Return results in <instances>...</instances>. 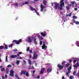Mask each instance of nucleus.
Here are the masks:
<instances>
[{"mask_svg":"<svg viewBox=\"0 0 79 79\" xmlns=\"http://www.w3.org/2000/svg\"><path fill=\"white\" fill-rule=\"evenodd\" d=\"M21 41H22L21 39H19L18 41L17 40H13L12 43H15V44H19L21 42Z\"/></svg>","mask_w":79,"mask_h":79,"instance_id":"nucleus-3","label":"nucleus"},{"mask_svg":"<svg viewBox=\"0 0 79 79\" xmlns=\"http://www.w3.org/2000/svg\"><path fill=\"white\" fill-rule=\"evenodd\" d=\"M14 5L15 6H16V7H17V6H18V3H15Z\"/></svg>","mask_w":79,"mask_h":79,"instance_id":"nucleus-43","label":"nucleus"},{"mask_svg":"<svg viewBox=\"0 0 79 79\" xmlns=\"http://www.w3.org/2000/svg\"><path fill=\"white\" fill-rule=\"evenodd\" d=\"M29 49H30V48L29 47L27 49V52H29Z\"/></svg>","mask_w":79,"mask_h":79,"instance_id":"nucleus-34","label":"nucleus"},{"mask_svg":"<svg viewBox=\"0 0 79 79\" xmlns=\"http://www.w3.org/2000/svg\"><path fill=\"white\" fill-rule=\"evenodd\" d=\"M28 64H30V65H31L32 64V62L31 60L30 59H28Z\"/></svg>","mask_w":79,"mask_h":79,"instance_id":"nucleus-18","label":"nucleus"},{"mask_svg":"<svg viewBox=\"0 0 79 79\" xmlns=\"http://www.w3.org/2000/svg\"><path fill=\"white\" fill-rule=\"evenodd\" d=\"M22 52H19L18 54H17V56H19V55H21V54H22Z\"/></svg>","mask_w":79,"mask_h":79,"instance_id":"nucleus-24","label":"nucleus"},{"mask_svg":"<svg viewBox=\"0 0 79 79\" xmlns=\"http://www.w3.org/2000/svg\"><path fill=\"white\" fill-rule=\"evenodd\" d=\"M9 70H6V74H8V73H9Z\"/></svg>","mask_w":79,"mask_h":79,"instance_id":"nucleus-46","label":"nucleus"},{"mask_svg":"<svg viewBox=\"0 0 79 79\" xmlns=\"http://www.w3.org/2000/svg\"><path fill=\"white\" fill-rule=\"evenodd\" d=\"M60 10H63V6H60Z\"/></svg>","mask_w":79,"mask_h":79,"instance_id":"nucleus-48","label":"nucleus"},{"mask_svg":"<svg viewBox=\"0 0 79 79\" xmlns=\"http://www.w3.org/2000/svg\"><path fill=\"white\" fill-rule=\"evenodd\" d=\"M31 69V67H28V70H30V69Z\"/></svg>","mask_w":79,"mask_h":79,"instance_id":"nucleus-59","label":"nucleus"},{"mask_svg":"<svg viewBox=\"0 0 79 79\" xmlns=\"http://www.w3.org/2000/svg\"><path fill=\"white\" fill-rule=\"evenodd\" d=\"M70 65V64L67 63L65 65V68H68V67H69Z\"/></svg>","mask_w":79,"mask_h":79,"instance_id":"nucleus-20","label":"nucleus"},{"mask_svg":"<svg viewBox=\"0 0 79 79\" xmlns=\"http://www.w3.org/2000/svg\"><path fill=\"white\" fill-rule=\"evenodd\" d=\"M69 63H72V60L70 59H69Z\"/></svg>","mask_w":79,"mask_h":79,"instance_id":"nucleus-53","label":"nucleus"},{"mask_svg":"<svg viewBox=\"0 0 79 79\" xmlns=\"http://www.w3.org/2000/svg\"><path fill=\"white\" fill-rule=\"evenodd\" d=\"M24 4H28V2H25L24 3H23V5H24Z\"/></svg>","mask_w":79,"mask_h":79,"instance_id":"nucleus-28","label":"nucleus"},{"mask_svg":"<svg viewBox=\"0 0 79 79\" xmlns=\"http://www.w3.org/2000/svg\"><path fill=\"white\" fill-rule=\"evenodd\" d=\"M74 10L75 11H77V8H75Z\"/></svg>","mask_w":79,"mask_h":79,"instance_id":"nucleus-58","label":"nucleus"},{"mask_svg":"<svg viewBox=\"0 0 79 79\" xmlns=\"http://www.w3.org/2000/svg\"><path fill=\"white\" fill-rule=\"evenodd\" d=\"M40 45H42V41H40Z\"/></svg>","mask_w":79,"mask_h":79,"instance_id":"nucleus-55","label":"nucleus"},{"mask_svg":"<svg viewBox=\"0 0 79 79\" xmlns=\"http://www.w3.org/2000/svg\"><path fill=\"white\" fill-rule=\"evenodd\" d=\"M52 68H50V72H51V71H52Z\"/></svg>","mask_w":79,"mask_h":79,"instance_id":"nucleus-62","label":"nucleus"},{"mask_svg":"<svg viewBox=\"0 0 79 79\" xmlns=\"http://www.w3.org/2000/svg\"><path fill=\"white\" fill-rule=\"evenodd\" d=\"M62 79H65L64 78V76H63L62 78Z\"/></svg>","mask_w":79,"mask_h":79,"instance_id":"nucleus-61","label":"nucleus"},{"mask_svg":"<svg viewBox=\"0 0 79 79\" xmlns=\"http://www.w3.org/2000/svg\"><path fill=\"white\" fill-rule=\"evenodd\" d=\"M65 4H67V5H69V2H68L66 1V2H65Z\"/></svg>","mask_w":79,"mask_h":79,"instance_id":"nucleus-47","label":"nucleus"},{"mask_svg":"<svg viewBox=\"0 0 79 79\" xmlns=\"http://www.w3.org/2000/svg\"><path fill=\"white\" fill-rule=\"evenodd\" d=\"M55 5L54 8L55 10H57V9H59V6L60 5V4L59 3H57L56 2H55L54 3H52V6H53V5Z\"/></svg>","mask_w":79,"mask_h":79,"instance_id":"nucleus-1","label":"nucleus"},{"mask_svg":"<svg viewBox=\"0 0 79 79\" xmlns=\"http://www.w3.org/2000/svg\"><path fill=\"white\" fill-rule=\"evenodd\" d=\"M34 42H36V40L35 39H34Z\"/></svg>","mask_w":79,"mask_h":79,"instance_id":"nucleus-63","label":"nucleus"},{"mask_svg":"<svg viewBox=\"0 0 79 79\" xmlns=\"http://www.w3.org/2000/svg\"><path fill=\"white\" fill-rule=\"evenodd\" d=\"M43 3L44 5L46 6L47 5V1L45 0L43 2Z\"/></svg>","mask_w":79,"mask_h":79,"instance_id":"nucleus-17","label":"nucleus"},{"mask_svg":"<svg viewBox=\"0 0 79 79\" xmlns=\"http://www.w3.org/2000/svg\"><path fill=\"white\" fill-rule=\"evenodd\" d=\"M57 67L59 68V69H60V70H61V69L63 68V67H64V65H63L61 66L60 64H58L57 65Z\"/></svg>","mask_w":79,"mask_h":79,"instance_id":"nucleus-8","label":"nucleus"},{"mask_svg":"<svg viewBox=\"0 0 79 79\" xmlns=\"http://www.w3.org/2000/svg\"><path fill=\"white\" fill-rule=\"evenodd\" d=\"M35 12L37 15L39 16V13L37 11V10H36V12Z\"/></svg>","mask_w":79,"mask_h":79,"instance_id":"nucleus-42","label":"nucleus"},{"mask_svg":"<svg viewBox=\"0 0 79 79\" xmlns=\"http://www.w3.org/2000/svg\"><path fill=\"white\" fill-rule=\"evenodd\" d=\"M72 6V4H69L67 5V6H66V8L67 10H69L70 9V8Z\"/></svg>","mask_w":79,"mask_h":79,"instance_id":"nucleus-6","label":"nucleus"},{"mask_svg":"<svg viewBox=\"0 0 79 79\" xmlns=\"http://www.w3.org/2000/svg\"><path fill=\"white\" fill-rule=\"evenodd\" d=\"M5 60L6 61V62H8V57L7 56H6V57Z\"/></svg>","mask_w":79,"mask_h":79,"instance_id":"nucleus-29","label":"nucleus"},{"mask_svg":"<svg viewBox=\"0 0 79 79\" xmlns=\"http://www.w3.org/2000/svg\"><path fill=\"white\" fill-rule=\"evenodd\" d=\"M18 59H22V57L21 56H19L18 57Z\"/></svg>","mask_w":79,"mask_h":79,"instance_id":"nucleus-52","label":"nucleus"},{"mask_svg":"<svg viewBox=\"0 0 79 79\" xmlns=\"http://www.w3.org/2000/svg\"><path fill=\"white\" fill-rule=\"evenodd\" d=\"M44 71H45V68H41L40 71V73L42 74L44 72Z\"/></svg>","mask_w":79,"mask_h":79,"instance_id":"nucleus-14","label":"nucleus"},{"mask_svg":"<svg viewBox=\"0 0 79 79\" xmlns=\"http://www.w3.org/2000/svg\"><path fill=\"white\" fill-rule=\"evenodd\" d=\"M29 52H30V53H32V50H30L29 51Z\"/></svg>","mask_w":79,"mask_h":79,"instance_id":"nucleus-54","label":"nucleus"},{"mask_svg":"<svg viewBox=\"0 0 79 79\" xmlns=\"http://www.w3.org/2000/svg\"><path fill=\"white\" fill-rule=\"evenodd\" d=\"M4 48V46H0V50L3 49Z\"/></svg>","mask_w":79,"mask_h":79,"instance_id":"nucleus-27","label":"nucleus"},{"mask_svg":"<svg viewBox=\"0 0 79 79\" xmlns=\"http://www.w3.org/2000/svg\"><path fill=\"white\" fill-rule=\"evenodd\" d=\"M40 35H41L42 36H43V37H45L46 36V35H47V33H46V31H44L43 32H41L40 33Z\"/></svg>","mask_w":79,"mask_h":79,"instance_id":"nucleus-7","label":"nucleus"},{"mask_svg":"<svg viewBox=\"0 0 79 79\" xmlns=\"http://www.w3.org/2000/svg\"><path fill=\"white\" fill-rule=\"evenodd\" d=\"M37 78H38V79H39V78H40V76H37Z\"/></svg>","mask_w":79,"mask_h":79,"instance_id":"nucleus-60","label":"nucleus"},{"mask_svg":"<svg viewBox=\"0 0 79 79\" xmlns=\"http://www.w3.org/2000/svg\"><path fill=\"white\" fill-rule=\"evenodd\" d=\"M19 63H20V61L19 60H17L16 64H17V65H18V64H19Z\"/></svg>","mask_w":79,"mask_h":79,"instance_id":"nucleus-25","label":"nucleus"},{"mask_svg":"<svg viewBox=\"0 0 79 79\" xmlns=\"http://www.w3.org/2000/svg\"><path fill=\"white\" fill-rule=\"evenodd\" d=\"M23 64H24V65L26 64V60H23Z\"/></svg>","mask_w":79,"mask_h":79,"instance_id":"nucleus-36","label":"nucleus"},{"mask_svg":"<svg viewBox=\"0 0 79 79\" xmlns=\"http://www.w3.org/2000/svg\"><path fill=\"white\" fill-rule=\"evenodd\" d=\"M12 51L14 52H16L18 51V50L17 49H13Z\"/></svg>","mask_w":79,"mask_h":79,"instance_id":"nucleus-26","label":"nucleus"},{"mask_svg":"<svg viewBox=\"0 0 79 79\" xmlns=\"http://www.w3.org/2000/svg\"><path fill=\"white\" fill-rule=\"evenodd\" d=\"M2 79H5V77H2Z\"/></svg>","mask_w":79,"mask_h":79,"instance_id":"nucleus-64","label":"nucleus"},{"mask_svg":"<svg viewBox=\"0 0 79 79\" xmlns=\"http://www.w3.org/2000/svg\"><path fill=\"white\" fill-rule=\"evenodd\" d=\"M37 54L36 53H34V56L32 58V59L33 60H36L37 59Z\"/></svg>","mask_w":79,"mask_h":79,"instance_id":"nucleus-11","label":"nucleus"},{"mask_svg":"<svg viewBox=\"0 0 79 79\" xmlns=\"http://www.w3.org/2000/svg\"><path fill=\"white\" fill-rule=\"evenodd\" d=\"M76 44V45H77V46L78 47H79V41H77Z\"/></svg>","mask_w":79,"mask_h":79,"instance_id":"nucleus-22","label":"nucleus"},{"mask_svg":"<svg viewBox=\"0 0 79 79\" xmlns=\"http://www.w3.org/2000/svg\"><path fill=\"white\" fill-rule=\"evenodd\" d=\"M71 3L72 6V7H77V3L75 1H73V2H71Z\"/></svg>","mask_w":79,"mask_h":79,"instance_id":"nucleus-4","label":"nucleus"},{"mask_svg":"<svg viewBox=\"0 0 79 79\" xmlns=\"http://www.w3.org/2000/svg\"><path fill=\"white\" fill-rule=\"evenodd\" d=\"M4 47L6 49H8V46L6 45H5Z\"/></svg>","mask_w":79,"mask_h":79,"instance_id":"nucleus-44","label":"nucleus"},{"mask_svg":"<svg viewBox=\"0 0 79 79\" xmlns=\"http://www.w3.org/2000/svg\"><path fill=\"white\" fill-rule=\"evenodd\" d=\"M7 67H8V68H10L11 67V65H8L7 66Z\"/></svg>","mask_w":79,"mask_h":79,"instance_id":"nucleus-50","label":"nucleus"},{"mask_svg":"<svg viewBox=\"0 0 79 79\" xmlns=\"http://www.w3.org/2000/svg\"><path fill=\"white\" fill-rule=\"evenodd\" d=\"M77 66H79V63L77 62Z\"/></svg>","mask_w":79,"mask_h":79,"instance_id":"nucleus-56","label":"nucleus"},{"mask_svg":"<svg viewBox=\"0 0 79 79\" xmlns=\"http://www.w3.org/2000/svg\"><path fill=\"white\" fill-rule=\"evenodd\" d=\"M47 72L48 73H49V72H50V68H49L48 69V70Z\"/></svg>","mask_w":79,"mask_h":79,"instance_id":"nucleus-45","label":"nucleus"},{"mask_svg":"<svg viewBox=\"0 0 79 79\" xmlns=\"http://www.w3.org/2000/svg\"><path fill=\"white\" fill-rule=\"evenodd\" d=\"M72 21H73V23H75L76 22V21L74 19H73L72 20Z\"/></svg>","mask_w":79,"mask_h":79,"instance_id":"nucleus-35","label":"nucleus"},{"mask_svg":"<svg viewBox=\"0 0 79 79\" xmlns=\"http://www.w3.org/2000/svg\"><path fill=\"white\" fill-rule=\"evenodd\" d=\"M29 58H32V56L29 55Z\"/></svg>","mask_w":79,"mask_h":79,"instance_id":"nucleus-57","label":"nucleus"},{"mask_svg":"<svg viewBox=\"0 0 79 79\" xmlns=\"http://www.w3.org/2000/svg\"><path fill=\"white\" fill-rule=\"evenodd\" d=\"M71 72H70L69 71H68L66 73V75L67 76H68L69 75V74H70Z\"/></svg>","mask_w":79,"mask_h":79,"instance_id":"nucleus-23","label":"nucleus"},{"mask_svg":"<svg viewBox=\"0 0 79 79\" xmlns=\"http://www.w3.org/2000/svg\"><path fill=\"white\" fill-rule=\"evenodd\" d=\"M43 45L42 46V48L43 49H45L47 48V46H45V42L44 41L43 42Z\"/></svg>","mask_w":79,"mask_h":79,"instance_id":"nucleus-10","label":"nucleus"},{"mask_svg":"<svg viewBox=\"0 0 79 79\" xmlns=\"http://www.w3.org/2000/svg\"><path fill=\"white\" fill-rule=\"evenodd\" d=\"M30 8V9L32 11H35V12H36V10L33 7H32L31 6H29Z\"/></svg>","mask_w":79,"mask_h":79,"instance_id":"nucleus-12","label":"nucleus"},{"mask_svg":"<svg viewBox=\"0 0 79 79\" xmlns=\"http://www.w3.org/2000/svg\"><path fill=\"white\" fill-rule=\"evenodd\" d=\"M13 47V44H10L9 45V47L10 48Z\"/></svg>","mask_w":79,"mask_h":79,"instance_id":"nucleus-40","label":"nucleus"},{"mask_svg":"<svg viewBox=\"0 0 79 79\" xmlns=\"http://www.w3.org/2000/svg\"><path fill=\"white\" fill-rule=\"evenodd\" d=\"M60 6H64V2L60 3Z\"/></svg>","mask_w":79,"mask_h":79,"instance_id":"nucleus-16","label":"nucleus"},{"mask_svg":"<svg viewBox=\"0 0 79 79\" xmlns=\"http://www.w3.org/2000/svg\"><path fill=\"white\" fill-rule=\"evenodd\" d=\"M65 63H66V61H63L62 62V65H64V64Z\"/></svg>","mask_w":79,"mask_h":79,"instance_id":"nucleus-31","label":"nucleus"},{"mask_svg":"<svg viewBox=\"0 0 79 79\" xmlns=\"http://www.w3.org/2000/svg\"><path fill=\"white\" fill-rule=\"evenodd\" d=\"M11 58H16L17 57V55H12L10 56Z\"/></svg>","mask_w":79,"mask_h":79,"instance_id":"nucleus-15","label":"nucleus"},{"mask_svg":"<svg viewBox=\"0 0 79 79\" xmlns=\"http://www.w3.org/2000/svg\"><path fill=\"white\" fill-rule=\"evenodd\" d=\"M20 73H21L20 74L21 75H23V74H25V76L27 77H28V76H29V73L28 72H27L26 71L23 72V70H22Z\"/></svg>","mask_w":79,"mask_h":79,"instance_id":"nucleus-2","label":"nucleus"},{"mask_svg":"<svg viewBox=\"0 0 79 79\" xmlns=\"http://www.w3.org/2000/svg\"><path fill=\"white\" fill-rule=\"evenodd\" d=\"M73 76H76V71H74L73 72Z\"/></svg>","mask_w":79,"mask_h":79,"instance_id":"nucleus-30","label":"nucleus"},{"mask_svg":"<svg viewBox=\"0 0 79 79\" xmlns=\"http://www.w3.org/2000/svg\"><path fill=\"white\" fill-rule=\"evenodd\" d=\"M76 76L77 77L79 78V73H78L77 74H76Z\"/></svg>","mask_w":79,"mask_h":79,"instance_id":"nucleus-37","label":"nucleus"},{"mask_svg":"<svg viewBox=\"0 0 79 79\" xmlns=\"http://www.w3.org/2000/svg\"><path fill=\"white\" fill-rule=\"evenodd\" d=\"M73 77H74L73 76H70L69 77L70 79H73Z\"/></svg>","mask_w":79,"mask_h":79,"instance_id":"nucleus-32","label":"nucleus"},{"mask_svg":"<svg viewBox=\"0 0 79 79\" xmlns=\"http://www.w3.org/2000/svg\"><path fill=\"white\" fill-rule=\"evenodd\" d=\"M75 24H77V25H78V24H79V22H77V21H76L75 22Z\"/></svg>","mask_w":79,"mask_h":79,"instance_id":"nucleus-38","label":"nucleus"},{"mask_svg":"<svg viewBox=\"0 0 79 79\" xmlns=\"http://www.w3.org/2000/svg\"><path fill=\"white\" fill-rule=\"evenodd\" d=\"M74 69H75V68H77V65L76 64L74 65Z\"/></svg>","mask_w":79,"mask_h":79,"instance_id":"nucleus-39","label":"nucleus"},{"mask_svg":"<svg viewBox=\"0 0 79 79\" xmlns=\"http://www.w3.org/2000/svg\"><path fill=\"white\" fill-rule=\"evenodd\" d=\"M77 61V60H73V62L74 63H76V62Z\"/></svg>","mask_w":79,"mask_h":79,"instance_id":"nucleus-51","label":"nucleus"},{"mask_svg":"<svg viewBox=\"0 0 79 79\" xmlns=\"http://www.w3.org/2000/svg\"><path fill=\"white\" fill-rule=\"evenodd\" d=\"M73 18L74 19H77V16H73Z\"/></svg>","mask_w":79,"mask_h":79,"instance_id":"nucleus-49","label":"nucleus"},{"mask_svg":"<svg viewBox=\"0 0 79 79\" xmlns=\"http://www.w3.org/2000/svg\"><path fill=\"white\" fill-rule=\"evenodd\" d=\"M64 0H61L60 1V3H64V2H64Z\"/></svg>","mask_w":79,"mask_h":79,"instance_id":"nucleus-41","label":"nucleus"},{"mask_svg":"<svg viewBox=\"0 0 79 79\" xmlns=\"http://www.w3.org/2000/svg\"><path fill=\"white\" fill-rule=\"evenodd\" d=\"M32 40L31 39V38L29 37L27 40V42H29V43H31L32 42Z\"/></svg>","mask_w":79,"mask_h":79,"instance_id":"nucleus-13","label":"nucleus"},{"mask_svg":"<svg viewBox=\"0 0 79 79\" xmlns=\"http://www.w3.org/2000/svg\"><path fill=\"white\" fill-rule=\"evenodd\" d=\"M40 11H43L44 10V8H45V6L43 5H40Z\"/></svg>","mask_w":79,"mask_h":79,"instance_id":"nucleus-9","label":"nucleus"},{"mask_svg":"<svg viewBox=\"0 0 79 79\" xmlns=\"http://www.w3.org/2000/svg\"><path fill=\"white\" fill-rule=\"evenodd\" d=\"M15 77H16L17 79H21V78H19V77H18V75L17 74H16L15 76Z\"/></svg>","mask_w":79,"mask_h":79,"instance_id":"nucleus-21","label":"nucleus"},{"mask_svg":"<svg viewBox=\"0 0 79 79\" xmlns=\"http://www.w3.org/2000/svg\"><path fill=\"white\" fill-rule=\"evenodd\" d=\"M1 71H5V68H2L1 69Z\"/></svg>","mask_w":79,"mask_h":79,"instance_id":"nucleus-33","label":"nucleus"},{"mask_svg":"<svg viewBox=\"0 0 79 79\" xmlns=\"http://www.w3.org/2000/svg\"><path fill=\"white\" fill-rule=\"evenodd\" d=\"M72 69V66H70L69 67L68 69V71H70L71 72V69Z\"/></svg>","mask_w":79,"mask_h":79,"instance_id":"nucleus-19","label":"nucleus"},{"mask_svg":"<svg viewBox=\"0 0 79 79\" xmlns=\"http://www.w3.org/2000/svg\"><path fill=\"white\" fill-rule=\"evenodd\" d=\"M10 76L13 77L14 76V71L13 70H11L10 71V73L9 74Z\"/></svg>","mask_w":79,"mask_h":79,"instance_id":"nucleus-5","label":"nucleus"}]
</instances>
